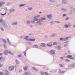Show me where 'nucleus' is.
Instances as JSON below:
<instances>
[{
	"instance_id": "nucleus-1",
	"label": "nucleus",
	"mask_w": 75,
	"mask_h": 75,
	"mask_svg": "<svg viewBox=\"0 0 75 75\" xmlns=\"http://www.w3.org/2000/svg\"><path fill=\"white\" fill-rule=\"evenodd\" d=\"M71 38V37H68L67 38H60L59 40H60V41H67V40H68L69 38Z\"/></svg>"
},
{
	"instance_id": "nucleus-2",
	"label": "nucleus",
	"mask_w": 75,
	"mask_h": 75,
	"mask_svg": "<svg viewBox=\"0 0 75 75\" xmlns=\"http://www.w3.org/2000/svg\"><path fill=\"white\" fill-rule=\"evenodd\" d=\"M53 16L52 14H50L49 15H47V17L48 18L49 20H51L52 19V17Z\"/></svg>"
},
{
	"instance_id": "nucleus-3",
	"label": "nucleus",
	"mask_w": 75,
	"mask_h": 75,
	"mask_svg": "<svg viewBox=\"0 0 75 75\" xmlns=\"http://www.w3.org/2000/svg\"><path fill=\"white\" fill-rule=\"evenodd\" d=\"M15 67L13 66H10L9 68V70L10 71H12L14 69Z\"/></svg>"
},
{
	"instance_id": "nucleus-4",
	"label": "nucleus",
	"mask_w": 75,
	"mask_h": 75,
	"mask_svg": "<svg viewBox=\"0 0 75 75\" xmlns=\"http://www.w3.org/2000/svg\"><path fill=\"white\" fill-rule=\"evenodd\" d=\"M40 47H46V46H45V44L44 43H42L40 45Z\"/></svg>"
},
{
	"instance_id": "nucleus-5",
	"label": "nucleus",
	"mask_w": 75,
	"mask_h": 75,
	"mask_svg": "<svg viewBox=\"0 0 75 75\" xmlns=\"http://www.w3.org/2000/svg\"><path fill=\"white\" fill-rule=\"evenodd\" d=\"M4 52L5 55H7L9 52V51L8 50H6L4 51Z\"/></svg>"
},
{
	"instance_id": "nucleus-6",
	"label": "nucleus",
	"mask_w": 75,
	"mask_h": 75,
	"mask_svg": "<svg viewBox=\"0 0 75 75\" xmlns=\"http://www.w3.org/2000/svg\"><path fill=\"white\" fill-rule=\"evenodd\" d=\"M5 2H0V8L2 7V6H4L5 4Z\"/></svg>"
},
{
	"instance_id": "nucleus-7",
	"label": "nucleus",
	"mask_w": 75,
	"mask_h": 75,
	"mask_svg": "<svg viewBox=\"0 0 75 75\" xmlns=\"http://www.w3.org/2000/svg\"><path fill=\"white\" fill-rule=\"evenodd\" d=\"M50 52L51 53V54L53 55H54L55 54V51L52 50H50Z\"/></svg>"
},
{
	"instance_id": "nucleus-8",
	"label": "nucleus",
	"mask_w": 75,
	"mask_h": 75,
	"mask_svg": "<svg viewBox=\"0 0 75 75\" xmlns=\"http://www.w3.org/2000/svg\"><path fill=\"white\" fill-rule=\"evenodd\" d=\"M28 66H26L23 67V69L25 71H27L28 69Z\"/></svg>"
},
{
	"instance_id": "nucleus-9",
	"label": "nucleus",
	"mask_w": 75,
	"mask_h": 75,
	"mask_svg": "<svg viewBox=\"0 0 75 75\" xmlns=\"http://www.w3.org/2000/svg\"><path fill=\"white\" fill-rule=\"evenodd\" d=\"M62 3L63 4H67L68 2L66 0H63L62 1Z\"/></svg>"
},
{
	"instance_id": "nucleus-10",
	"label": "nucleus",
	"mask_w": 75,
	"mask_h": 75,
	"mask_svg": "<svg viewBox=\"0 0 75 75\" xmlns=\"http://www.w3.org/2000/svg\"><path fill=\"white\" fill-rule=\"evenodd\" d=\"M17 22H13L12 23V25H17Z\"/></svg>"
},
{
	"instance_id": "nucleus-11",
	"label": "nucleus",
	"mask_w": 75,
	"mask_h": 75,
	"mask_svg": "<svg viewBox=\"0 0 75 75\" xmlns=\"http://www.w3.org/2000/svg\"><path fill=\"white\" fill-rule=\"evenodd\" d=\"M67 42H68V41L64 42V47H67V46H68V43H67Z\"/></svg>"
},
{
	"instance_id": "nucleus-12",
	"label": "nucleus",
	"mask_w": 75,
	"mask_h": 75,
	"mask_svg": "<svg viewBox=\"0 0 75 75\" xmlns=\"http://www.w3.org/2000/svg\"><path fill=\"white\" fill-rule=\"evenodd\" d=\"M1 40L3 41V42L5 44H7V42H6V40H5L4 39H1Z\"/></svg>"
},
{
	"instance_id": "nucleus-13",
	"label": "nucleus",
	"mask_w": 75,
	"mask_h": 75,
	"mask_svg": "<svg viewBox=\"0 0 75 75\" xmlns=\"http://www.w3.org/2000/svg\"><path fill=\"white\" fill-rule=\"evenodd\" d=\"M6 72L7 73H5L4 75H9V72L7 70H6Z\"/></svg>"
},
{
	"instance_id": "nucleus-14",
	"label": "nucleus",
	"mask_w": 75,
	"mask_h": 75,
	"mask_svg": "<svg viewBox=\"0 0 75 75\" xmlns=\"http://www.w3.org/2000/svg\"><path fill=\"white\" fill-rule=\"evenodd\" d=\"M25 5H26V4H20L19 6V7H23V6H25Z\"/></svg>"
},
{
	"instance_id": "nucleus-15",
	"label": "nucleus",
	"mask_w": 75,
	"mask_h": 75,
	"mask_svg": "<svg viewBox=\"0 0 75 75\" xmlns=\"http://www.w3.org/2000/svg\"><path fill=\"white\" fill-rule=\"evenodd\" d=\"M64 27L65 28H67L69 27V26L68 25L66 24L64 25Z\"/></svg>"
},
{
	"instance_id": "nucleus-16",
	"label": "nucleus",
	"mask_w": 75,
	"mask_h": 75,
	"mask_svg": "<svg viewBox=\"0 0 75 75\" xmlns=\"http://www.w3.org/2000/svg\"><path fill=\"white\" fill-rule=\"evenodd\" d=\"M28 40H29L30 41H35V39H29Z\"/></svg>"
},
{
	"instance_id": "nucleus-17",
	"label": "nucleus",
	"mask_w": 75,
	"mask_h": 75,
	"mask_svg": "<svg viewBox=\"0 0 75 75\" xmlns=\"http://www.w3.org/2000/svg\"><path fill=\"white\" fill-rule=\"evenodd\" d=\"M4 47L6 49H7V45L6 44H4Z\"/></svg>"
},
{
	"instance_id": "nucleus-18",
	"label": "nucleus",
	"mask_w": 75,
	"mask_h": 75,
	"mask_svg": "<svg viewBox=\"0 0 75 75\" xmlns=\"http://www.w3.org/2000/svg\"><path fill=\"white\" fill-rule=\"evenodd\" d=\"M6 22H2V24L3 26H5V25H6Z\"/></svg>"
},
{
	"instance_id": "nucleus-19",
	"label": "nucleus",
	"mask_w": 75,
	"mask_h": 75,
	"mask_svg": "<svg viewBox=\"0 0 75 75\" xmlns=\"http://www.w3.org/2000/svg\"><path fill=\"white\" fill-rule=\"evenodd\" d=\"M61 10H63L64 11V12H65V11H67V9H65L64 8H62L61 9Z\"/></svg>"
},
{
	"instance_id": "nucleus-20",
	"label": "nucleus",
	"mask_w": 75,
	"mask_h": 75,
	"mask_svg": "<svg viewBox=\"0 0 75 75\" xmlns=\"http://www.w3.org/2000/svg\"><path fill=\"white\" fill-rule=\"evenodd\" d=\"M8 54H10V55H14V53H13L10 51H9Z\"/></svg>"
},
{
	"instance_id": "nucleus-21",
	"label": "nucleus",
	"mask_w": 75,
	"mask_h": 75,
	"mask_svg": "<svg viewBox=\"0 0 75 75\" xmlns=\"http://www.w3.org/2000/svg\"><path fill=\"white\" fill-rule=\"evenodd\" d=\"M25 75H30V73L29 72H26L25 73Z\"/></svg>"
},
{
	"instance_id": "nucleus-22",
	"label": "nucleus",
	"mask_w": 75,
	"mask_h": 75,
	"mask_svg": "<svg viewBox=\"0 0 75 75\" xmlns=\"http://www.w3.org/2000/svg\"><path fill=\"white\" fill-rule=\"evenodd\" d=\"M59 67L62 68L64 67V66L62 64H59Z\"/></svg>"
},
{
	"instance_id": "nucleus-23",
	"label": "nucleus",
	"mask_w": 75,
	"mask_h": 75,
	"mask_svg": "<svg viewBox=\"0 0 75 75\" xmlns=\"http://www.w3.org/2000/svg\"><path fill=\"white\" fill-rule=\"evenodd\" d=\"M27 23L28 24H30V20H28L27 21Z\"/></svg>"
},
{
	"instance_id": "nucleus-24",
	"label": "nucleus",
	"mask_w": 75,
	"mask_h": 75,
	"mask_svg": "<svg viewBox=\"0 0 75 75\" xmlns=\"http://www.w3.org/2000/svg\"><path fill=\"white\" fill-rule=\"evenodd\" d=\"M50 23H51V25H52V24H54L55 23V22L54 21H52V22H50Z\"/></svg>"
},
{
	"instance_id": "nucleus-25",
	"label": "nucleus",
	"mask_w": 75,
	"mask_h": 75,
	"mask_svg": "<svg viewBox=\"0 0 75 75\" xmlns=\"http://www.w3.org/2000/svg\"><path fill=\"white\" fill-rule=\"evenodd\" d=\"M56 36V34L55 33H53L52 35V36L53 37H55Z\"/></svg>"
},
{
	"instance_id": "nucleus-26",
	"label": "nucleus",
	"mask_w": 75,
	"mask_h": 75,
	"mask_svg": "<svg viewBox=\"0 0 75 75\" xmlns=\"http://www.w3.org/2000/svg\"><path fill=\"white\" fill-rule=\"evenodd\" d=\"M60 72H59L60 73H61V74H64V73H65V71H61V70H60Z\"/></svg>"
},
{
	"instance_id": "nucleus-27",
	"label": "nucleus",
	"mask_w": 75,
	"mask_h": 75,
	"mask_svg": "<svg viewBox=\"0 0 75 75\" xmlns=\"http://www.w3.org/2000/svg\"><path fill=\"white\" fill-rule=\"evenodd\" d=\"M57 43L56 42H53V45H57Z\"/></svg>"
},
{
	"instance_id": "nucleus-28",
	"label": "nucleus",
	"mask_w": 75,
	"mask_h": 75,
	"mask_svg": "<svg viewBox=\"0 0 75 75\" xmlns=\"http://www.w3.org/2000/svg\"><path fill=\"white\" fill-rule=\"evenodd\" d=\"M3 66V64H1V63H0V68H1Z\"/></svg>"
},
{
	"instance_id": "nucleus-29",
	"label": "nucleus",
	"mask_w": 75,
	"mask_h": 75,
	"mask_svg": "<svg viewBox=\"0 0 75 75\" xmlns=\"http://www.w3.org/2000/svg\"><path fill=\"white\" fill-rule=\"evenodd\" d=\"M14 10L13 9H11L10 10V12H11V13H12V12H13V11H14Z\"/></svg>"
},
{
	"instance_id": "nucleus-30",
	"label": "nucleus",
	"mask_w": 75,
	"mask_h": 75,
	"mask_svg": "<svg viewBox=\"0 0 75 75\" xmlns=\"http://www.w3.org/2000/svg\"><path fill=\"white\" fill-rule=\"evenodd\" d=\"M28 36H26L25 38H24L26 40H28Z\"/></svg>"
},
{
	"instance_id": "nucleus-31",
	"label": "nucleus",
	"mask_w": 75,
	"mask_h": 75,
	"mask_svg": "<svg viewBox=\"0 0 75 75\" xmlns=\"http://www.w3.org/2000/svg\"><path fill=\"white\" fill-rule=\"evenodd\" d=\"M3 19H0V23H3Z\"/></svg>"
},
{
	"instance_id": "nucleus-32",
	"label": "nucleus",
	"mask_w": 75,
	"mask_h": 75,
	"mask_svg": "<svg viewBox=\"0 0 75 75\" xmlns=\"http://www.w3.org/2000/svg\"><path fill=\"white\" fill-rule=\"evenodd\" d=\"M28 45H32L33 44V43L29 42H28Z\"/></svg>"
},
{
	"instance_id": "nucleus-33",
	"label": "nucleus",
	"mask_w": 75,
	"mask_h": 75,
	"mask_svg": "<svg viewBox=\"0 0 75 75\" xmlns=\"http://www.w3.org/2000/svg\"><path fill=\"white\" fill-rule=\"evenodd\" d=\"M33 69H34V70H35L36 71H38V70L36 69V68H35V67H33Z\"/></svg>"
},
{
	"instance_id": "nucleus-34",
	"label": "nucleus",
	"mask_w": 75,
	"mask_h": 75,
	"mask_svg": "<svg viewBox=\"0 0 75 75\" xmlns=\"http://www.w3.org/2000/svg\"><path fill=\"white\" fill-rule=\"evenodd\" d=\"M33 20H34L35 21H38V18H34L33 19Z\"/></svg>"
},
{
	"instance_id": "nucleus-35",
	"label": "nucleus",
	"mask_w": 75,
	"mask_h": 75,
	"mask_svg": "<svg viewBox=\"0 0 75 75\" xmlns=\"http://www.w3.org/2000/svg\"><path fill=\"white\" fill-rule=\"evenodd\" d=\"M16 64H18V63H19V62H18V60L16 59Z\"/></svg>"
},
{
	"instance_id": "nucleus-36",
	"label": "nucleus",
	"mask_w": 75,
	"mask_h": 75,
	"mask_svg": "<svg viewBox=\"0 0 75 75\" xmlns=\"http://www.w3.org/2000/svg\"><path fill=\"white\" fill-rule=\"evenodd\" d=\"M23 53L25 56H26V50L23 52Z\"/></svg>"
},
{
	"instance_id": "nucleus-37",
	"label": "nucleus",
	"mask_w": 75,
	"mask_h": 75,
	"mask_svg": "<svg viewBox=\"0 0 75 75\" xmlns=\"http://www.w3.org/2000/svg\"><path fill=\"white\" fill-rule=\"evenodd\" d=\"M72 57V55H69L67 56V57H68V58H70L71 57Z\"/></svg>"
},
{
	"instance_id": "nucleus-38",
	"label": "nucleus",
	"mask_w": 75,
	"mask_h": 75,
	"mask_svg": "<svg viewBox=\"0 0 75 75\" xmlns=\"http://www.w3.org/2000/svg\"><path fill=\"white\" fill-rule=\"evenodd\" d=\"M28 10H33V8L32 7H30L29 8H28Z\"/></svg>"
},
{
	"instance_id": "nucleus-39",
	"label": "nucleus",
	"mask_w": 75,
	"mask_h": 75,
	"mask_svg": "<svg viewBox=\"0 0 75 75\" xmlns=\"http://www.w3.org/2000/svg\"><path fill=\"white\" fill-rule=\"evenodd\" d=\"M55 22L57 23H61L60 22H59V21H55Z\"/></svg>"
},
{
	"instance_id": "nucleus-40",
	"label": "nucleus",
	"mask_w": 75,
	"mask_h": 75,
	"mask_svg": "<svg viewBox=\"0 0 75 75\" xmlns=\"http://www.w3.org/2000/svg\"><path fill=\"white\" fill-rule=\"evenodd\" d=\"M69 19V18L68 17H67L65 18V20H68Z\"/></svg>"
},
{
	"instance_id": "nucleus-41",
	"label": "nucleus",
	"mask_w": 75,
	"mask_h": 75,
	"mask_svg": "<svg viewBox=\"0 0 75 75\" xmlns=\"http://www.w3.org/2000/svg\"><path fill=\"white\" fill-rule=\"evenodd\" d=\"M57 47L59 49H61V47L59 46H58Z\"/></svg>"
},
{
	"instance_id": "nucleus-42",
	"label": "nucleus",
	"mask_w": 75,
	"mask_h": 75,
	"mask_svg": "<svg viewBox=\"0 0 75 75\" xmlns=\"http://www.w3.org/2000/svg\"><path fill=\"white\" fill-rule=\"evenodd\" d=\"M49 1L50 3H54V1L52 0H49Z\"/></svg>"
},
{
	"instance_id": "nucleus-43",
	"label": "nucleus",
	"mask_w": 75,
	"mask_h": 75,
	"mask_svg": "<svg viewBox=\"0 0 75 75\" xmlns=\"http://www.w3.org/2000/svg\"><path fill=\"white\" fill-rule=\"evenodd\" d=\"M0 75H4V73L3 72H0Z\"/></svg>"
},
{
	"instance_id": "nucleus-44",
	"label": "nucleus",
	"mask_w": 75,
	"mask_h": 75,
	"mask_svg": "<svg viewBox=\"0 0 75 75\" xmlns=\"http://www.w3.org/2000/svg\"><path fill=\"white\" fill-rule=\"evenodd\" d=\"M19 72L20 73L22 72H23V70H22V69H20L19 70Z\"/></svg>"
},
{
	"instance_id": "nucleus-45",
	"label": "nucleus",
	"mask_w": 75,
	"mask_h": 75,
	"mask_svg": "<svg viewBox=\"0 0 75 75\" xmlns=\"http://www.w3.org/2000/svg\"><path fill=\"white\" fill-rule=\"evenodd\" d=\"M42 23L40 22L39 23L38 25H42Z\"/></svg>"
},
{
	"instance_id": "nucleus-46",
	"label": "nucleus",
	"mask_w": 75,
	"mask_h": 75,
	"mask_svg": "<svg viewBox=\"0 0 75 75\" xmlns=\"http://www.w3.org/2000/svg\"><path fill=\"white\" fill-rule=\"evenodd\" d=\"M68 25L69 27H71V26H72V25H71V24L70 23L68 24Z\"/></svg>"
},
{
	"instance_id": "nucleus-47",
	"label": "nucleus",
	"mask_w": 75,
	"mask_h": 75,
	"mask_svg": "<svg viewBox=\"0 0 75 75\" xmlns=\"http://www.w3.org/2000/svg\"><path fill=\"white\" fill-rule=\"evenodd\" d=\"M69 14H70V15H71L72 14V12L71 11H70L69 12Z\"/></svg>"
},
{
	"instance_id": "nucleus-48",
	"label": "nucleus",
	"mask_w": 75,
	"mask_h": 75,
	"mask_svg": "<svg viewBox=\"0 0 75 75\" xmlns=\"http://www.w3.org/2000/svg\"><path fill=\"white\" fill-rule=\"evenodd\" d=\"M74 66H75V64L74 63L72 65H71V67H74Z\"/></svg>"
},
{
	"instance_id": "nucleus-49",
	"label": "nucleus",
	"mask_w": 75,
	"mask_h": 75,
	"mask_svg": "<svg viewBox=\"0 0 75 75\" xmlns=\"http://www.w3.org/2000/svg\"><path fill=\"white\" fill-rule=\"evenodd\" d=\"M2 59H3V58L2 57H0V61H2V60H1Z\"/></svg>"
},
{
	"instance_id": "nucleus-50",
	"label": "nucleus",
	"mask_w": 75,
	"mask_h": 75,
	"mask_svg": "<svg viewBox=\"0 0 75 75\" xmlns=\"http://www.w3.org/2000/svg\"><path fill=\"white\" fill-rule=\"evenodd\" d=\"M33 47H36V48H38V46L37 45H34Z\"/></svg>"
},
{
	"instance_id": "nucleus-51",
	"label": "nucleus",
	"mask_w": 75,
	"mask_h": 75,
	"mask_svg": "<svg viewBox=\"0 0 75 75\" xmlns=\"http://www.w3.org/2000/svg\"><path fill=\"white\" fill-rule=\"evenodd\" d=\"M45 74V73L44 72H42V73H41V75H44Z\"/></svg>"
},
{
	"instance_id": "nucleus-52",
	"label": "nucleus",
	"mask_w": 75,
	"mask_h": 75,
	"mask_svg": "<svg viewBox=\"0 0 75 75\" xmlns=\"http://www.w3.org/2000/svg\"><path fill=\"white\" fill-rule=\"evenodd\" d=\"M65 61H66V62H69V60L68 59H65Z\"/></svg>"
},
{
	"instance_id": "nucleus-53",
	"label": "nucleus",
	"mask_w": 75,
	"mask_h": 75,
	"mask_svg": "<svg viewBox=\"0 0 75 75\" xmlns=\"http://www.w3.org/2000/svg\"><path fill=\"white\" fill-rule=\"evenodd\" d=\"M8 43L10 45H11V42L10 41L8 40Z\"/></svg>"
},
{
	"instance_id": "nucleus-54",
	"label": "nucleus",
	"mask_w": 75,
	"mask_h": 75,
	"mask_svg": "<svg viewBox=\"0 0 75 75\" xmlns=\"http://www.w3.org/2000/svg\"><path fill=\"white\" fill-rule=\"evenodd\" d=\"M35 20L32 21H31V23H35Z\"/></svg>"
},
{
	"instance_id": "nucleus-55",
	"label": "nucleus",
	"mask_w": 75,
	"mask_h": 75,
	"mask_svg": "<svg viewBox=\"0 0 75 75\" xmlns=\"http://www.w3.org/2000/svg\"><path fill=\"white\" fill-rule=\"evenodd\" d=\"M42 20H46V18H42Z\"/></svg>"
},
{
	"instance_id": "nucleus-56",
	"label": "nucleus",
	"mask_w": 75,
	"mask_h": 75,
	"mask_svg": "<svg viewBox=\"0 0 75 75\" xmlns=\"http://www.w3.org/2000/svg\"><path fill=\"white\" fill-rule=\"evenodd\" d=\"M41 22V21H38L37 22V23H40Z\"/></svg>"
},
{
	"instance_id": "nucleus-57",
	"label": "nucleus",
	"mask_w": 75,
	"mask_h": 75,
	"mask_svg": "<svg viewBox=\"0 0 75 75\" xmlns=\"http://www.w3.org/2000/svg\"><path fill=\"white\" fill-rule=\"evenodd\" d=\"M65 16H67V15L65 14H64L63 15V17H65Z\"/></svg>"
},
{
	"instance_id": "nucleus-58",
	"label": "nucleus",
	"mask_w": 75,
	"mask_h": 75,
	"mask_svg": "<svg viewBox=\"0 0 75 75\" xmlns=\"http://www.w3.org/2000/svg\"><path fill=\"white\" fill-rule=\"evenodd\" d=\"M33 27V25H30V28H32V27Z\"/></svg>"
},
{
	"instance_id": "nucleus-59",
	"label": "nucleus",
	"mask_w": 75,
	"mask_h": 75,
	"mask_svg": "<svg viewBox=\"0 0 75 75\" xmlns=\"http://www.w3.org/2000/svg\"><path fill=\"white\" fill-rule=\"evenodd\" d=\"M37 16H34L33 17V18H37Z\"/></svg>"
},
{
	"instance_id": "nucleus-60",
	"label": "nucleus",
	"mask_w": 75,
	"mask_h": 75,
	"mask_svg": "<svg viewBox=\"0 0 75 75\" xmlns=\"http://www.w3.org/2000/svg\"><path fill=\"white\" fill-rule=\"evenodd\" d=\"M21 57V54H19L18 55V57Z\"/></svg>"
},
{
	"instance_id": "nucleus-61",
	"label": "nucleus",
	"mask_w": 75,
	"mask_h": 75,
	"mask_svg": "<svg viewBox=\"0 0 75 75\" xmlns=\"http://www.w3.org/2000/svg\"><path fill=\"white\" fill-rule=\"evenodd\" d=\"M45 75H48V73L47 72H45Z\"/></svg>"
},
{
	"instance_id": "nucleus-62",
	"label": "nucleus",
	"mask_w": 75,
	"mask_h": 75,
	"mask_svg": "<svg viewBox=\"0 0 75 75\" xmlns=\"http://www.w3.org/2000/svg\"><path fill=\"white\" fill-rule=\"evenodd\" d=\"M0 55L1 56L2 55H3V53H0Z\"/></svg>"
},
{
	"instance_id": "nucleus-63",
	"label": "nucleus",
	"mask_w": 75,
	"mask_h": 75,
	"mask_svg": "<svg viewBox=\"0 0 75 75\" xmlns=\"http://www.w3.org/2000/svg\"><path fill=\"white\" fill-rule=\"evenodd\" d=\"M60 59H64V57H60Z\"/></svg>"
},
{
	"instance_id": "nucleus-64",
	"label": "nucleus",
	"mask_w": 75,
	"mask_h": 75,
	"mask_svg": "<svg viewBox=\"0 0 75 75\" xmlns=\"http://www.w3.org/2000/svg\"><path fill=\"white\" fill-rule=\"evenodd\" d=\"M1 30L3 31H4V29H3V28H1Z\"/></svg>"
}]
</instances>
